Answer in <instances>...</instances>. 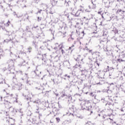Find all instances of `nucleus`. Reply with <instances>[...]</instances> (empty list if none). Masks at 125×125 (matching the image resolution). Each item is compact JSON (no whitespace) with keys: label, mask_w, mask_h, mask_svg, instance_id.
Returning a JSON list of instances; mask_svg holds the SVG:
<instances>
[{"label":"nucleus","mask_w":125,"mask_h":125,"mask_svg":"<svg viewBox=\"0 0 125 125\" xmlns=\"http://www.w3.org/2000/svg\"><path fill=\"white\" fill-rule=\"evenodd\" d=\"M3 91L6 94L3 101L4 104L7 108L9 109L11 107V104L18 103V95H16V97L14 98V94L10 92H7L5 89L3 90Z\"/></svg>","instance_id":"1"},{"label":"nucleus","mask_w":125,"mask_h":125,"mask_svg":"<svg viewBox=\"0 0 125 125\" xmlns=\"http://www.w3.org/2000/svg\"><path fill=\"white\" fill-rule=\"evenodd\" d=\"M81 106H82V109L84 110L85 109L86 110H87L88 111H89L90 110H91L92 108V105H91V101H83L81 103Z\"/></svg>","instance_id":"2"},{"label":"nucleus","mask_w":125,"mask_h":125,"mask_svg":"<svg viewBox=\"0 0 125 125\" xmlns=\"http://www.w3.org/2000/svg\"><path fill=\"white\" fill-rule=\"evenodd\" d=\"M17 74L20 75V80L22 81L23 82L26 81L27 79H29V77H28V74L23 73L22 71L19 70V71H17Z\"/></svg>","instance_id":"3"},{"label":"nucleus","mask_w":125,"mask_h":125,"mask_svg":"<svg viewBox=\"0 0 125 125\" xmlns=\"http://www.w3.org/2000/svg\"><path fill=\"white\" fill-rule=\"evenodd\" d=\"M29 123H31L33 125H41V122L40 120L38 119L37 116L32 117L30 120L27 121Z\"/></svg>","instance_id":"4"},{"label":"nucleus","mask_w":125,"mask_h":125,"mask_svg":"<svg viewBox=\"0 0 125 125\" xmlns=\"http://www.w3.org/2000/svg\"><path fill=\"white\" fill-rule=\"evenodd\" d=\"M26 2H27V0H18L16 1L18 6H19V7H21V8L26 7V4H25Z\"/></svg>","instance_id":"5"},{"label":"nucleus","mask_w":125,"mask_h":125,"mask_svg":"<svg viewBox=\"0 0 125 125\" xmlns=\"http://www.w3.org/2000/svg\"><path fill=\"white\" fill-rule=\"evenodd\" d=\"M5 119L6 122L8 124V125H16V124H15V119L9 117H5Z\"/></svg>","instance_id":"6"},{"label":"nucleus","mask_w":125,"mask_h":125,"mask_svg":"<svg viewBox=\"0 0 125 125\" xmlns=\"http://www.w3.org/2000/svg\"><path fill=\"white\" fill-rule=\"evenodd\" d=\"M7 64L9 68H11L14 66V61L12 60H8L7 62Z\"/></svg>","instance_id":"7"},{"label":"nucleus","mask_w":125,"mask_h":125,"mask_svg":"<svg viewBox=\"0 0 125 125\" xmlns=\"http://www.w3.org/2000/svg\"><path fill=\"white\" fill-rule=\"evenodd\" d=\"M11 77L12 79L13 83H15L17 82V78H16V74H15L14 72H13V73L11 75Z\"/></svg>","instance_id":"8"},{"label":"nucleus","mask_w":125,"mask_h":125,"mask_svg":"<svg viewBox=\"0 0 125 125\" xmlns=\"http://www.w3.org/2000/svg\"><path fill=\"white\" fill-rule=\"evenodd\" d=\"M88 7L90 9H94V8H96V4H95V2L92 1Z\"/></svg>","instance_id":"9"},{"label":"nucleus","mask_w":125,"mask_h":125,"mask_svg":"<svg viewBox=\"0 0 125 125\" xmlns=\"http://www.w3.org/2000/svg\"><path fill=\"white\" fill-rule=\"evenodd\" d=\"M34 73L35 74L36 77H40L41 74H42V72L37 69L34 71Z\"/></svg>","instance_id":"10"},{"label":"nucleus","mask_w":125,"mask_h":125,"mask_svg":"<svg viewBox=\"0 0 125 125\" xmlns=\"http://www.w3.org/2000/svg\"><path fill=\"white\" fill-rule=\"evenodd\" d=\"M72 14H73V15H75V16L78 17V16H80V14H81V12H80V10H78L76 13H75V10H73Z\"/></svg>","instance_id":"11"},{"label":"nucleus","mask_w":125,"mask_h":125,"mask_svg":"<svg viewBox=\"0 0 125 125\" xmlns=\"http://www.w3.org/2000/svg\"><path fill=\"white\" fill-rule=\"evenodd\" d=\"M33 113H32V112L31 111H28L27 113V121H30V119L32 118L31 116H32Z\"/></svg>","instance_id":"12"},{"label":"nucleus","mask_w":125,"mask_h":125,"mask_svg":"<svg viewBox=\"0 0 125 125\" xmlns=\"http://www.w3.org/2000/svg\"><path fill=\"white\" fill-rule=\"evenodd\" d=\"M52 113L54 114V116H56V115L58 114V109H57L56 107L53 108Z\"/></svg>","instance_id":"13"},{"label":"nucleus","mask_w":125,"mask_h":125,"mask_svg":"<svg viewBox=\"0 0 125 125\" xmlns=\"http://www.w3.org/2000/svg\"><path fill=\"white\" fill-rule=\"evenodd\" d=\"M51 3L53 6H55L57 4L58 1L57 0H50Z\"/></svg>","instance_id":"14"},{"label":"nucleus","mask_w":125,"mask_h":125,"mask_svg":"<svg viewBox=\"0 0 125 125\" xmlns=\"http://www.w3.org/2000/svg\"><path fill=\"white\" fill-rule=\"evenodd\" d=\"M89 52H91L92 54H95V55H96L97 56H96V58H98V57H99V56H100V55H99V52H96L95 53H93L92 52V50H89Z\"/></svg>","instance_id":"15"},{"label":"nucleus","mask_w":125,"mask_h":125,"mask_svg":"<svg viewBox=\"0 0 125 125\" xmlns=\"http://www.w3.org/2000/svg\"><path fill=\"white\" fill-rule=\"evenodd\" d=\"M121 112H125V101L123 102L122 108L121 109Z\"/></svg>","instance_id":"16"},{"label":"nucleus","mask_w":125,"mask_h":125,"mask_svg":"<svg viewBox=\"0 0 125 125\" xmlns=\"http://www.w3.org/2000/svg\"><path fill=\"white\" fill-rule=\"evenodd\" d=\"M59 47H60V50L62 51V53H63V45L62 44L59 45Z\"/></svg>","instance_id":"17"},{"label":"nucleus","mask_w":125,"mask_h":125,"mask_svg":"<svg viewBox=\"0 0 125 125\" xmlns=\"http://www.w3.org/2000/svg\"><path fill=\"white\" fill-rule=\"evenodd\" d=\"M102 13V11H101V10H100L98 12V14H100L101 15L102 18H103V19H104V16H103V15H104V13Z\"/></svg>","instance_id":"18"},{"label":"nucleus","mask_w":125,"mask_h":125,"mask_svg":"<svg viewBox=\"0 0 125 125\" xmlns=\"http://www.w3.org/2000/svg\"><path fill=\"white\" fill-rule=\"evenodd\" d=\"M11 24V22L9 20L6 23H5L4 25L6 26V27H9V25Z\"/></svg>","instance_id":"19"},{"label":"nucleus","mask_w":125,"mask_h":125,"mask_svg":"<svg viewBox=\"0 0 125 125\" xmlns=\"http://www.w3.org/2000/svg\"><path fill=\"white\" fill-rule=\"evenodd\" d=\"M26 50H27L26 52H29V53L32 52V47H29L26 49Z\"/></svg>","instance_id":"20"},{"label":"nucleus","mask_w":125,"mask_h":125,"mask_svg":"<svg viewBox=\"0 0 125 125\" xmlns=\"http://www.w3.org/2000/svg\"><path fill=\"white\" fill-rule=\"evenodd\" d=\"M24 19L26 20V19H29V16H28V14L26 13L24 15Z\"/></svg>","instance_id":"21"},{"label":"nucleus","mask_w":125,"mask_h":125,"mask_svg":"<svg viewBox=\"0 0 125 125\" xmlns=\"http://www.w3.org/2000/svg\"><path fill=\"white\" fill-rule=\"evenodd\" d=\"M23 83H26V84H31L30 83V81L28 80V79L24 81Z\"/></svg>","instance_id":"22"},{"label":"nucleus","mask_w":125,"mask_h":125,"mask_svg":"<svg viewBox=\"0 0 125 125\" xmlns=\"http://www.w3.org/2000/svg\"><path fill=\"white\" fill-rule=\"evenodd\" d=\"M40 48L42 50H45V49H46V46H45V45H42L40 47Z\"/></svg>","instance_id":"23"},{"label":"nucleus","mask_w":125,"mask_h":125,"mask_svg":"<svg viewBox=\"0 0 125 125\" xmlns=\"http://www.w3.org/2000/svg\"><path fill=\"white\" fill-rule=\"evenodd\" d=\"M80 10V12H83L84 10V8H83V6H80V9L78 10Z\"/></svg>","instance_id":"24"},{"label":"nucleus","mask_w":125,"mask_h":125,"mask_svg":"<svg viewBox=\"0 0 125 125\" xmlns=\"http://www.w3.org/2000/svg\"><path fill=\"white\" fill-rule=\"evenodd\" d=\"M29 57L27 58V60H24L22 62L23 63H25L26 64H28V62H29Z\"/></svg>","instance_id":"25"},{"label":"nucleus","mask_w":125,"mask_h":125,"mask_svg":"<svg viewBox=\"0 0 125 125\" xmlns=\"http://www.w3.org/2000/svg\"><path fill=\"white\" fill-rule=\"evenodd\" d=\"M36 113H38L39 114V119H41L42 117V113H40V111H36Z\"/></svg>","instance_id":"26"},{"label":"nucleus","mask_w":125,"mask_h":125,"mask_svg":"<svg viewBox=\"0 0 125 125\" xmlns=\"http://www.w3.org/2000/svg\"><path fill=\"white\" fill-rule=\"evenodd\" d=\"M3 83H5V80L3 79H1L0 81V84H2Z\"/></svg>","instance_id":"27"},{"label":"nucleus","mask_w":125,"mask_h":125,"mask_svg":"<svg viewBox=\"0 0 125 125\" xmlns=\"http://www.w3.org/2000/svg\"><path fill=\"white\" fill-rule=\"evenodd\" d=\"M33 96V94H32V93H29L28 95L27 96V99H31V96Z\"/></svg>","instance_id":"28"},{"label":"nucleus","mask_w":125,"mask_h":125,"mask_svg":"<svg viewBox=\"0 0 125 125\" xmlns=\"http://www.w3.org/2000/svg\"><path fill=\"white\" fill-rule=\"evenodd\" d=\"M90 96H92V97H94V98L96 97V95H95V93L91 92L90 93Z\"/></svg>","instance_id":"29"},{"label":"nucleus","mask_w":125,"mask_h":125,"mask_svg":"<svg viewBox=\"0 0 125 125\" xmlns=\"http://www.w3.org/2000/svg\"><path fill=\"white\" fill-rule=\"evenodd\" d=\"M18 112V110L16 109H13V110L12 111V112L13 113V114H16Z\"/></svg>","instance_id":"30"},{"label":"nucleus","mask_w":125,"mask_h":125,"mask_svg":"<svg viewBox=\"0 0 125 125\" xmlns=\"http://www.w3.org/2000/svg\"><path fill=\"white\" fill-rule=\"evenodd\" d=\"M0 28L2 29V30H3V31H5V27H4V26L3 25H0Z\"/></svg>","instance_id":"31"},{"label":"nucleus","mask_w":125,"mask_h":125,"mask_svg":"<svg viewBox=\"0 0 125 125\" xmlns=\"http://www.w3.org/2000/svg\"><path fill=\"white\" fill-rule=\"evenodd\" d=\"M109 71V66H107V68H105L104 69L103 72H104V73H106V72H108Z\"/></svg>","instance_id":"32"},{"label":"nucleus","mask_w":125,"mask_h":125,"mask_svg":"<svg viewBox=\"0 0 125 125\" xmlns=\"http://www.w3.org/2000/svg\"><path fill=\"white\" fill-rule=\"evenodd\" d=\"M33 45H34V46H35V47L37 48V47H38V43L35 42H33Z\"/></svg>","instance_id":"33"},{"label":"nucleus","mask_w":125,"mask_h":125,"mask_svg":"<svg viewBox=\"0 0 125 125\" xmlns=\"http://www.w3.org/2000/svg\"><path fill=\"white\" fill-rule=\"evenodd\" d=\"M85 56H86V55H84L83 56V57H82V59H81V62H83V59H84V58H85Z\"/></svg>","instance_id":"34"},{"label":"nucleus","mask_w":125,"mask_h":125,"mask_svg":"<svg viewBox=\"0 0 125 125\" xmlns=\"http://www.w3.org/2000/svg\"><path fill=\"white\" fill-rule=\"evenodd\" d=\"M41 0H33V2L35 3H39Z\"/></svg>","instance_id":"35"},{"label":"nucleus","mask_w":125,"mask_h":125,"mask_svg":"<svg viewBox=\"0 0 125 125\" xmlns=\"http://www.w3.org/2000/svg\"><path fill=\"white\" fill-rule=\"evenodd\" d=\"M42 9H40L39 10H38V11L36 13V14H41V13H42Z\"/></svg>","instance_id":"36"},{"label":"nucleus","mask_w":125,"mask_h":125,"mask_svg":"<svg viewBox=\"0 0 125 125\" xmlns=\"http://www.w3.org/2000/svg\"><path fill=\"white\" fill-rule=\"evenodd\" d=\"M49 31H51L52 35L53 36H54V32H55L54 30H53L52 29H50Z\"/></svg>","instance_id":"37"},{"label":"nucleus","mask_w":125,"mask_h":125,"mask_svg":"<svg viewBox=\"0 0 125 125\" xmlns=\"http://www.w3.org/2000/svg\"><path fill=\"white\" fill-rule=\"evenodd\" d=\"M10 41H11V40H8V39H6L5 40H4V42H10Z\"/></svg>","instance_id":"38"},{"label":"nucleus","mask_w":125,"mask_h":125,"mask_svg":"<svg viewBox=\"0 0 125 125\" xmlns=\"http://www.w3.org/2000/svg\"><path fill=\"white\" fill-rule=\"evenodd\" d=\"M29 30H30V27H29L28 26H26L25 31H27V32H29Z\"/></svg>","instance_id":"39"},{"label":"nucleus","mask_w":125,"mask_h":125,"mask_svg":"<svg viewBox=\"0 0 125 125\" xmlns=\"http://www.w3.org/2000/svg\"><path fill=\"white\" fill-rule=\"evenodd\" d=\"M38 21L40 22V21H42V17H38Z\"/></svg>","instance_id":"40"},{"label":"nucleus","mask_w":125,"mask_h":125,"mask_svg":"<svg viewBox=\"0 0 125 125\" xmlns=\"http://www.w3.org/2000/svg\"><path fill=\"white\" fill-rule=\"evenodd\" d=\"M56 121L58 123H59V122H60V118H56Z\"/></svg>","instance_id":"41"},{"label":"nucleus","mask_w":125,"mask_h":125,"mask_svg":"<svg viewBox=\"0 0 125 125\" xmlns=\"http://www.w3.org/2000/svg\"><path fill=\"white\" fill-rule=\"evenodd\" d=\"M80 59H81V55H78L77 56V61H79V60H80Z\"/></svg>","instance_id":"42"},{"label":"nucleus","mask_w":125,"mask_h":125,"mask_svg":"<svg viewBox=\"0 0 125 125\" xmlns=\"http://www.w3.org/2000/svg\"><path fill=\"white\" fill-rule=\"evenodd\" d=\"M0 53H3V50L1 49V47L0 48Z\"/></svg>","instance_id":"43"},{"label":"nucleus","mask_w":125,"mask_h":125,"mask_svg":"<svg viewBox=\"0 0 125 125\" xmlns=\"http://www.w3.org/2000/svg\"><path fill=\"white\" fill-rule=\"evenodd\" d=\"M13 15H14V16H17V14H16V12H14L13 13Z\"/></svg>","instance_id":"44"},{"label":"nucleus","mask_w":125,"mask_h":125,"mask_svg":"<svg viewBox=\"0 0 125 125\" xmlns=\"http://www.w3.org/2000/svg\"><path fill=\"white\" fill-rule=\"evenodd\" d=\"M42 61H44L43 64H46V61L44 60V59H42Z\"/></svg>","instance_id":"45"},{"label":"nucleus","mask_w":125,"mask_h":125,"mask_svg":"<svg viewBox=\"0 0 125 125\" xmlns=\"http://www.w3.org/2000/svg\"><path fill=\"white\" fill-rule=\"evenodd\" d=\"M88 59L90 62V64H92V60L90 59V58H89Z\"/></svg>","instance_id":"46"},{"label":"nucleus","mask_w":125,"mask_h":125,"mask_svg":"<svg viewBox=\"0 0 125 125\" xmlns=\"http://www.w3.org/2000/svg\"><path fill=\"white\" fill-rule=\"evenodd\" d=\"M22 16H23V15H21V16H18V15H17L16 18H21V17H22Z\"/></svg>","instance_id":"47"},{"label":"nucleus","mask_w":125,"mask_h":125,"mask_svg":"<svg viewBox=\"0 0 125 125\" xmlns=\"http://www.w3.org/2000/svg\"><path fill=\"white\" fill-rule=\"evenodd\" d=\"M68 98H69L68 101H71V100H72V97L71 96L68 97Z\"/></svg>","instance_id":"48"},{"label":"nucleus","mask_w":125,"mask_h":125,"mask_svg":"<svg viewBox=\"0 0 125 125\" xmlns=\"http://www.w3.org/2000/svg\"><path fill=\"white\" fill-rule=\"evenodd\" d=\"M85 11L86 12H90V10H89L88 9H85Z\"/></svg>","instance_id":"49"},{"label":"nucleus","mask_w":125,"mask_h":125,"mask_svg":"<svg viewBox=\"0 0 125 125\" xmlns=\"http://www.w3.org/2000/svg\"><path fill=\"white\" fill-rule=\"evenodd\" d=\"M64 77H67L68 79H70V76H67V75H64Z\"/></svg>","instance_id":"50"},{"label":"nucleus","mask_w":125,"mask_h":125,"mask_svg":"<svg viewBox=\"0 0 125 125\" xmlns=\"http://www.w3.org/2000/svg\"><path fill=\"white\" fill-rule=\"evenodd\" d=\"M18 112L21 113V115L22 116V113H23V112H21V110H20V111L18 110Z\"/></svg>","instance_id":"51"},{"label":"nucleus","mask_w":125,"mask_h":125,"mask_svg":"<svg viewBox=\"0 0 125 125\" xmlns=\"http://www.w3.org/2000/svg\"><path fill=\"white\" fill-rule=\"evenodd\" d=\"M117 12H122V9L118 10Z\"/></svg>","instance_id":"52"},{"label":"nucleus","mask_w":125,"mask_h":125,"mask_svg":"<svg viewBox=\"0 0 125 125\" xmlns=\"http://www.w3.org/2000/svg\"><path fill=\"white\" fill-rule=\"evenodd\" d=\"M77 118H78L79 119H83L82 116H77Z\"/></svg>","instance_id":"53"},{"label":"nucleus","mask_w":125,"mask_h":125,"mask_svg":"<svg viewBox=\"0 0 125 125\" xmlns=\"http://www.w3.org/2000/svg\"><path fill=\"white\" fill-rule=\"evenodd\" d=\"M33 103H36V104H39V103L38 102L36 101H34Z\"/></svg>","instance_id":"54"},{"label":"nucleus","mask_w":125,"mask_h":125,"mask_svg":"<svg viewBox=\"0 0 125 125\" xmlns=\"http://www.w3.org/2000/svg\"><path fill=\"white\" fill-rule=\"evenodd\" d=\"M39 106H38L37 108H36V111H37V112H39Z\"/></svg>","instance_id":"55"},{"label":"nucleus","mask_w":125,"mask_h":125,"mask_svg":"<svg viewBox=\"0 0 125 125\" xmlns=\"http://www.w3.org/2000/svg\"><path fill=\"white\" fill-rule=\"evenodd\" d=\"M1 57H2V54H0V60L1 59Z\"/></svg>","instance_id":"56"},{"label":"nucleus","mask_w":125,"mask_h":125,"mask_svg":"<svg viewBox=\"0 0 125 125\" xmlns=\"http://www.w3.org/2000/svg\"><path fill=\"white\" fill-rule=\"evenodd\" d=\"M74 45H72L71 47H70L69 48V49H71V48H72V47H74Z\"/></svg>","instance_id":"57"},{"label":"nucleus","mask_w":125,"mask_h":125,"mask_svg":"<svg viewBox=\"0 0 125 125\" xmlns=\"http://www.w3.org/2000/svg\"><path fill=\"white\" fill-rule=\"evenodd\" d=\"M82 33L83 34V36H84V31H82Z\"/></svg>","instance_id":"58"},{"label":"nucleus","mask_w":125,"mask_h":125,"mask_svg":"<svg viewBox=\"0 0 125 125\" xmlns=\"http://www.w3.org/2000/svg\"><path fill=\"white\" fill-rule=\"evenodd\" d=\"M0 99L1 101H3V100L2 99V97H0Z\"/></svg>","instance_id":"59"},{"label":"nucleus","mask_w":125,"mask_h":125,"mask_svg":"<svg viewBox=\"0 0 125 125\" xmlns=\"http://www.w3.org/2000/svg\"><path fill=\"white\" fill-rule=\"evenodd\" d=\"M21 87H20L19 89H22V84H21Z\"/></svg>","instance_id":"60"},{"label":"nucleus","mask_w":125,"mask_h":125,"mask_svg":"<svg viewBox=\"0 0 125 125\" xmlns=\"http://www.w3.org/2000/svg\"><path fill=\"white\" fill-rule=\"evenodd\" d=\"M114 85V83H111L110 84V85Z\"/></svg>","instance_id":"61"},{"label":"nucleus","mask_w":125,"mask_h":125,"mask_svg":"<svg viewBox=\"0 0 125 125\" xmlns=\"http://www.w3.org/2000/svg\"><path fill=\"white\" fill-rule=\"evenodd\" d=\"M8 5L9 7H10V6H11V5H10L9 4H8Z\"/></svg>","instance_id":"62"},{"label":"nucleus","mask_w":125,"mask_h":125,"mask_svg":"<svg viewBox=\"0 0 125 125\" xmlns=\"http://www.w3.org/2000/svg\"><path fill=\"white\" fill-rule=\"evenodd\" d=\"M79 67H80V68H82V65H79Z\"/></svg>","instance_id":"63"},{"label":"nucleus","mask_w":125,"mask_h":125,"mask_svg":"<svg viewBox=\"0 0 125 125\" xmlns=\"http://www.w3.org/2000/svg\"><path fill=\"white\" fill-rule=\"evenodd\" d=\"M97 65L99 66V63H98V62H97Z\"/></svg>","instance_id":"64"}]
</instances>
